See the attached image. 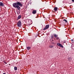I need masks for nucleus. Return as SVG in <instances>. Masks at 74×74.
I'll use <instances>...</instances> for the list:
<instances>
[{"mask_svg":"<svg viewBox=\"0 0 74 74\" xmlns=\"http://www.w3.org/2000/svg\"><path fill=\"white\" fill-rule=\"evenodd\" d=\"M68 60L69 62H70L71 61V57H69L68 58Z\"/></svg>","mask_w":74,"mask_h":74,"instance_id":"9","label":"nucleus"},{"mask_svg":"<svg viewBox=\"0 0 74 74\" xmlns=\"http://www.w3.org/2000/svg\"><path fill=\"white\" fill-rule=\"evenodd\" d=\"M4 63H5V64H7V62H4Z\"/></svg>","mask_w":74,"mask_h":74,"instance_id":"19","label":"nucleus"},{"mask_svg":"<svg viewBox=\"0 0 74 74\" xmlns=\"http://www.w3.org/2000/svg\"><path fill=\"white\" fill-rule=\"evenodd\" d=\"M13 7H14L15 8H17L18 10H21V7L20 6L22 7L23 6V3L17 1L16 3H13Z\"/></svg>","mask_w":74,"mask_h":74,"instance_id":"1","label":"nucleus"},{"mask_svg":"<svg viewBox=\"0 0 74 74\" xmlns=\"http://www.w3.org/2000/svg\"><path fill=\"white\" fill-rule=\"evenodd\" d=\"M49 47L50 48H53L54 47L53 46L51 45H49Z\"/></svg>","mask_w":74,"mask_h":74,"instance_id":"12","label":"nucleus"},{"mask_svg":"<svg viewBox=\"0 0 74 74\" xmlns=\"http://www.w3.org/2000/svg\"><path fill=\"white\" fill-rule=\"evenodd\" d=\"M72 2H74V0H72Z\"/></svg>","mask_w":74,"mask_h":74,"instance_id":"23","label":"nucleus"},{"mask_svg":"<svg viewBox=\"0 0 74 74\" xmlns=\"http://www.w3.org/2000/svg\"><path fill=\"white\" fill-rule=\"evenodd\" d=\"M63 21H65V23H67V20L64 19L63 20Z\"/></svg>","mask_w":74,"mask_h":74,"instance_id":"14","label":"nucleus"},{"mask_svg":"<svg viewBox=\"0 0 74 74\" xmlns=\"http://www.w3.org/2000/svg\"><path fill=\"white\" fill-rule=\"evenodd\" d=\"M3 74H5V73H3Z\"/></svg>","mask_w":74,"mask_h":74,"instance_id":"26","label":"nucleus"},{"mask_svg":"<svg viewBox=\"0 0 74 74\" xmlns=\"http://www.w3.org/2000/svg\"><path fill=\"white\" fill-rule=\"evenodd\" d=\"M22 17V16L21 15H19L17 18V20H18V19H21V18Z\"/></svg>","mask_w":74,"mask_h":74,"instance_id":"5","label":"nucleus"},{"mask_svg":"<svg viewBox=\"0 0 74 74\" xmlns=\"http://www.w3.org/2000/svg\"><path fill=\"white\" fill-rule=\"evenodd\" d=\"M51 38L52 39H53V38H54V36H53V35H52L51 36Z\"/></svg>","mask_w":74,"mask_h":74,"instance_id":"16","label":"nucleus"},{"mask_svg":"<svg viewBox=\"0 0 74 74\" xmlns=\"http://www.w3.org/2000/svg\"><path fill=\"white\" fill-rule=\"evenodd\" d=\"M55 15H53L52 16V17H53V18H54V17H55Z\"/></svg>","mask_w":74,"mask_h":74,"instance_id":"20","label":"nucleus"},{"mask_svg":"<svg viewBox=\"0 0 74 74\" xmlns=\"http://www.w3.org/2000/svg\"><path fill=\"white\" fill-rule=\"evenodd\" d=\"M40 45V44H39V43H38L37 44V46H38V45Z\"/></svg>","mask_w":74,"mask_h":74,"instance_id":"22","label":"nucleus"},{"mask_svg":"<svg viewBox=\"0 0 74 74\" xmlns=\"http://www.w3.org/2000/svg\"><path fill=\"white\" fill-rule=\"evenodd\" d=\"M60 47H62V48H63V46L62 45V44H61L60 46Z\"/></svg>","mask_w":74,"mask_h":74,"instance_id":"18","label":"nucleus"},{"mask_svg":"<svg viewBox=\"0 0 74 74\" xmlns=\"http://www.w3.org/2000/svg\"><path fill=\"white\" fill-rule=\"evenodd\" d=\"M49 27V25H46L45 27L43 29V30H47V29H48V28Z\"/></svg>","mask_w":74,"mask_h":74,"instance_id":"3","label":"nucleus"},{"mask_svg":"<svg viewBox=\"0 0 74 74\" xmlns=\"http://www.w3.org/2000/svg\"><path fill=\"white\" fill-rule=\"evenodd\" d=\"M64 43H66V42H64Z\"/></svg>","mask_w":74,"mask_h":74,"instance_id":"25","label":"nucleus"},{"mask_svg":"<svg viewBox=\"0 0 74 74\" xmlns=\"http://www.w3.org/2000/svg\"><path fill=\"white\" fill-rule=\"evenodd\" d=\"M56 40H59V37L58 36L57 37H56Z\"/></svg>","mask_w":74,"mask_h":74,"instance_id":"17","label":"nucleus"},{"mask_svg":"<svg viewBox=\"0 0 74 74\" xmlns=\"http://www.w3.org/2000/svg\"><path fill=\"white\" fill-rule=\"evenodd\" d=\"M54 10L55 11H56L57 10H58V8L57 7H55L54 9Z\"/></svg>","mask_w":74,"mask_h":74,"instance_id":"8","label":"nucleus"},{"mask_svg":"<svg viewBox=\"0 0 74 74\" xmlns=\"http://www.w3.org/2000/svg\"><path fill=\"white\" fill-rule=\"evenodd\" d=\"M58 36V35H57L56 34H54L53 35V36H54V37H55L56 38V37H57Z\"/></svg>","mask_w":74,"mask_h":74,"instance_id":"10","label":"nucleus"},{"mask_svg":"<svg viewBox=\"0 0 74 74\" xmlns=\"http://www.w3.org/2000/svg\"><path fill=\"white\" fill-rule=\"evenodd\" d=\"M65 23H66L64 22L63 21L62 23V25H65Z\"/></svg>","mask_w":74,"mask_h":74,"instance_id":"13","label":"nucleus"},{"mask_svg":"<svg viewBox=\"0 0 74 74\" xmlns=\"http://www.w3.org/2000/svg\"><path fill=\"white\" fill-rule=\"evenodd\" d=\"M0 6H2V7H4V5L3 4V3L0 2Z\"/></svg>","mask_w":74,"mask_h":74,"instance_id":"4","label":"nucleus"},{"mask_svg":"<svg viewBox=\"0 0 74 74\" xmlns=\"http://www.w3.org/2000/svg\"><path fill=\"white\" fill-rule=\"evenodd\" d=\"M27 50L29 51V49H31V47H27Z\"/></svg>","mask_w":74,"mask_h":74,"instance_id":"6","label":"nucleus"},{"mask_svg":"<svg viewBox=\"0 0 74 74\" xmlns=\"http://www.w3.org/2000/svg\"><path fill=\"white\" fill-rule=\"evenodd\" d=\"M71 41H72V42H73V41H74V40L72 39L71 40Z\"/></svg>","mask_w":74,"mask_h":74,"instance_id":"21","label":"nucleus"},{"mask_svg":"<svg viewBox=\"0 0 74 74\" xmlns=\"http://www.w3.org/2000/svg\"><path fill=\"white\" fill-rule=\"evenodd\" d=\"M60 45H61V44H60L59 43H57V45H58V46H59V47H60Z\"/></svg>","mask_w":74,"mask_h":74,"instance_id":"11","label":"nucleus"},{"mask_svg":"<svg viewBox=\"0 0 74 74\" xmlns=\"http://www.w3.org/2000/svg\"><path fill=\"white\" fill-rule=\"evenodd\" d=\"M18 12H19V13H20V12H21V11L20 10H19L18 11Z\"/></svg>","mask_w":74,"mask_h":74,"instance_id":"24","label":"nucleus"},{"mask_svg":"<svg viewBox=\"0 0 74 74\" xmlns=\"http://www.w3.org/2000/svg\"><path fill=\"white\" fill-rule=\"evenodd\" d=\"M17 25L18 27H21L22 26V23H21V21H19L17 23Z\"/></svg>","mask_w":74,"mask_h":74,"instance_id":"2","label":"nucleus"},{"mask_svg":"<svg viewBox=\"0 0 74 74\" xmlns=\"http://www.w3.org/2000/svg\"><path fill=\"white\" fill-rule=\"evenodd\" d=\"M14 70H17V67H14Z\"/></svg>","mask_w":74,"mask_h":74,"instance_id":"15","label":"nucleus"},{"mask_svg":"<svg viewBox=\"0 0 74 74\" xmlns=\"http://www.w3.org/2000/svg\"><path fill=\"white\" fill-rule=\"evenodd\" d=\"M36 10H34L32 12V14H36Z\"/></svg>","mask_w":74,"mask_h":74,"instance_id":"7","label":"nucleus"}]
</instances>
